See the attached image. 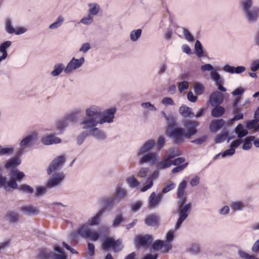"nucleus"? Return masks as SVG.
Listing matches in <instances>:
<instances>
[{
	"instance_id": "1",
	"label": "nucleus",
	"mask_w": 259,
	"mask_h": 259,
	"mask_svg": "<svg viewBox=\"0 0 259 259\" xmlns=\"http://www.w3.org/2000/svg\"><path fill=\"white\" fill-rule=\"evenodd\" d=\"M164 143L165 138L162 136L158 137L156 143L152 139L146 141L137 150V156L141 157L139 161V164L149 163L154 165L157 163L159 160L158 154L156 152H151V151L155 144L157 149L160 150L164 146Z\"/></svg>"
},
{
	"instance_id": "2",
	"label": "nucleus",
	"mask_w": 259,
	"mask_h": 259,
	"mask_svg": "<svg viewBox=\"0 0 259 259\" xmlns=\"http://www.w3.org/2000/svg\"><path fill=\"white\" fill-rule=\"evenodd\" d=\"M103 213V209H100L96 215L90 218L87 223L80 226L77 231V233L80 236L86 239H91L93 241H97L100 237V234L95 231H92L90 226L97 225Z\"/></svg>"
},
{
	"instance_id": "3",
	"label": "nucleus",
	"mask_w": 259,
	"mask_h": 259,
	"mask_svg": "<svg viewBox=\"0 0 259 259\" xmlns=\"http://www.w3.org/2000/svg\"><path fill=\"white\" fill-rule=\"evenodd\" d=\"M176 126V121L171 117V120L168 123L167 127V135L172 140L174 143L178 145L184 142L185 138H187V135L185 128Z\"/></svg>"
},
{
	"instance_id": "4",
	"label": "nucleus",
	"mask_w": 259,
	"mask_h": 259,
	"mask_svg": "<svg viewBox=\"0 0 259 259\" xmlns=\"http://www.w3.org/2000/svg\"><path fill=\"white\" fill-rule=\"evenodd\" d=\"M253 0H242L240 6L244 17L249 23H255L259 17V7L252 8Z\"/></svg>"
},
{
	"instance_id": "5",
	"label": "nucleus",
	"mask_w": 259,
	"mask_h": 259,
	"mask_svg": "<svg viewBox=\"0 0 259 259\" xmlns=\"http://www.w3.org/2000/svg\"><path fill=\"white\" fill-rule=\"evenodd\" d=\"M185 202L181 203L178 201V214L179 218L175 225V230L179 229L183 222L188 218L189 212L191 208V204L190 203L185 204Z\"/></svg>"
},
{
	"instance_id": "6",
	"label": "nucleus",
	"mask_w": 259,
	"mask_h": 259,
	"mask_svg": "<svg viewBox=\"0 0 259 259\" xmlns=\"http://www.w3.org/2000/svg\"><path fill=\"white\" fill-rule=\"evenodd\" d=\"M36 140V135L31 134L24 137L19 143L20 148L17 152V156H21L24 152V149L31 146Z\"/></svg>"
},
{
	"instance_id": "7",
	"label": "nucleus",
	"mask_w": 259,
	"mask_h": 259,
	"mask_svg": "<svg viewBox=\"0 0 259 259\" xmlns=\"http://www.w3.org/2000/svg\"><path fill=\"white\" fill-rule=\"evenodd\" d=\"M102 246L105 250L112 248L115 252L119 251L123 248L122 241L120 239L115 240L111 237L107 238L103 242Z\"/></svg>"
},
{
	"instance_id": "8",
	"label": "nucleus",
	"mask_w": 259,
	"mask_h": 259,
	"mask_svg": "<svg viewBox=\"0 0 259 259\" xmlns=\"http://www.w3.org/2000/svg\"><path fill=\"white\" fill-rule=\"evenodd\" d=\"M65 178V175L63 172H58L53 174L47 181V188L50 189L61 185Z\"/></svg>"
},
{
	"instance_id": "9",
	"label": "nucleus",
	"mask_w": 259,
	"mask_h": 259,
	"mask_svg": "<svg viewBox=\"0 0 259 259\" xmlns=\"http://www.w3.org/2000/svg\"><path fill=\"white\" fill-rule=\"evenodd\" d=\"M116 109L115 108L107 109L103 112H101L100 115V119L99 120V124H103L104 123H111L113 121L115 114Z\"/></svg>"
},
{
	"instance_id": "10",
	"label": "nucleus",
	"mask_w": 259,
	"mask_h": 259,
	"mask_svg": "<svg viewBox=\"0 0 259 259\" xmlns=\"http://www.w3.org/2000/svg\"><path fill=\"white\" fill-rule=\"evenodd\" d=\"M84 61L83 57L79 59L73 57L65 67V73L66 74L72 73L74 70L80 68L84 64Z\"/></svg>"
},
{
	"instance_id": "11",
	"label": "nucleus",
	"mask_w": 259,
	"mask_h": 259,
	"mask_svg": "<svg viewBox=\"0 0 259 259\" xmlns=\"http://www.w3.org/2000/svg\"><path fill=\"white\" fill-rule=\"evenodd\" d=\"M183 124L186 127L187 138H190L197 133V127L199 125L198 122L193 120L187 119L184 121Z\"/></svg>"
},
{
	"instance_id": "12",
	"label": "nucleus",
	"mask_w": 259,
	"mask_h": 259,
	"mask_svg": "<svg viewBox=\"0 0 259 259\" xmlns=\"http://www.w3.org/2000/svg\"><path fill=\"white\" fill-rule=\"evenodd\" d=\"M11 180L9 181V185L12 189H17L18 186L17 182H21L25 177V174L17 169L12 171L11 175Z\"/></svg>"
},
{
	"instance_id": "13",
	"label": "nucleus",
	"mask_w": 259,
	"mask_h": 259,
	"mask_svg": "<svg viewBox=\"0 0 259 259\" xmlns=\"http://www.w3.org/2000/svg\"><path fill=\"white\" fill-rule=\"evenodd\" d=\"M65 160V157L63 155L58 156L55 158L50 164L47 169V174L50 175L53 171L60 169Z\"/></svg>"
},
{
	"instance_id": "14",
	"label": "nucleus",
	"mask_w": 259,
	"mask_h": 259,
	"mask_svg": "<svg viewBox=\"0 0 259 259\" xmlns=\"http://www.w3.org/2000/svg\"><path fill=\"white\" fill-rule=\"evenodd\" d=\"M172 248V245L168 242H164V241L156 240L152 244V249L154 250L161 249L162 253H167Z\"/></svg>"
},
{
	"instance_id": "15",
	"label": "nucleus",
	"mask_w": 259,
	"mask_h": 259,
	"mask_svg": "<svg viewBox=\"0 0 259 259\" xmlns=\"http://www.w3.org/2000/svg\"><path fill=\"white\" fill-rule=\"evenodd\" d=\"M99 201L102 204L103 209L109 210L112 209L114 206L118 204L113 196L102 197L99 199Z\"/></svg>"
},
{
	"instance_id": "16",
	"label": "nucleus",
	"mask_w": 259,
	"mask_h": 259,
	"mask_svg": "<svg viewBox=\"0 0 259 259\" xmlns=\"http://www.w3.org/2000/svg\"><path fill=\"white\" fill-rule=\"evenodd\" d=\"M99 120L97 121L95 118L87 117L82 120L80 122L82 129L89 130L90 133L92 130L95 128L98 124Z\"/></svg>"
},
{
	"instance_id": "17",
	"label": "nucleus",
	"mask_w": 259,
	"mask_h": 259,
	"mask_svg": "<svg viewBox=\"0 0 259 259\" xmlns=\"http://www.w3.org/2000/svg\"><path fill=\"white\" fill-rule=\"evenodd\" d=\"M187 182L183 180L178 186L177 191V196L179 199L178 201L186 202L187 200L186 193L185 190L187 187Z\"/></svg>"
},
{
	"instance_id": "18",
	"label": "nucleus",
	"mask_w": 259,
	"mask_h": 259,
	"mask_svg": "<svg viewBox=\"0 0 259 259\" xmlns=\"http://www.w3.org/2000/svg\"><path fill=\"white\" fill-rule=\"evenodd\" d=\"M162 197L163 196L160 193L156 195L154 192H152L148 198V207L150 209H152L158 206L162 200Z\"/></svg>"
},
{
	"instance_id": "19",
	"label": "nucleus",
	"mask_w": 259,
	"mask_h": 259,
	"mask_svg": "<svg viewBox=\"0 0 259 259\" xmlns=\"http://www.w3.org/2000/svg\"><path fill=\"white\" fill-rule=\"evenodd\" d=\"M224 100V96L219 91H215L212 93L209 98V102L211 106H214L220 105Z\"/></svg>"
},
{
	"instance_id": "20",
	"label": "nucleus",
	"mask_w": 259,
	"mask_h": 259,
	"mask_svg": "<svg viewBox=\"0 0 259 259\" xmlns=\"http://www.w3.org/2000/svg\"><path fill=\"white\" fill-rule=\"evenodd\" d=\"M175 156L176 155H171V153H168L162 161L156 163L157 169H164L172 165L171 159L174 158Z\"/></svg>"
},
{
	"instance_id": "21",
	"label": "nucleus",
	"mask_w": 259,
	"mask_h": 259,
	"mask_svg": "<svg viewBox=\"0 0 259 259\" xmlns=\"http://www.w3.org/2000/svg\"><path fill=\"white\" fill-rule=\"evenodd\" d=\"M127 196V192L125 189L117 186L115 190V196L113 197L116 201V203H119L122 199H124Z\"/></svg>"
},
{
	"instance_id": "22",
	"label": "nucleus",
	"mask_w": 259,
	"mask_h": 259,
	"mask_svg": "<svg viewBox=\"0 0 259 259\" xmlns=\"http://www.w3.org/2000/svg\"><path fill=\"white\" fill-rule=\"evenodd\" d=\"M101 109L100 107L96 105H92L85 110V114L88 117H100Z\"/></svg>"
},
{
	"instance_id": "23",
	"label": "nucleus",
	"mask_w": 259,
	"mask_h": 259,
	"mask_svg": "<svg viewBox=\"0 0 259 259\" xmlns=\"http://www.w3.org/2000/svg\"><path fill=\"white\" fill-rule=\"evenodd\" d=\"M211 79L215 82V85L218 86V89L222 92H226L227 89L222 84L223 82V79L221 77L218 72H210Z\"/></svg>"
},
{
	"instance_id": "24",
	"label": "nucleus",
	"mask_w": 259,
	"mask_h": 259,
	"mask_svg": "<svg viewBox=\"0 0 259 259\" xmlns=\"http://www.w3.org/2000/svg\"><path fill=\"white\" fill-rule=\"evenodd\" d=\"M158 175L159 172L157 171H154L151 175H149L147 180L145 181L144 186L141 189V191L145 192L152 187L153 185V181L157 179Z\"/></svg>"
},
{
	"instance_id": "25",
	"label": "nucleus",
	"mask_w": 259,
	"mask_h": 259,
	"mask_svg": "<svg viewBox=\"0 0 259 259\" xmlns=\"http://www.w3.org/2000/svg\"><path fill=\"white\" fill-rule=\"evenodd\" d=\"M152 240V236L146 234L138 237L136 239V243L144 247H148L151 244Z\"/></svg>"
},
{
	"instance_id": "26",
	"label": "nucleus",
	"mask_w": 259,
	"mask_h": 259,
	"mask_svg": "<svg viewBox=\"0 0 259 259\" xmlns=\"http://www.w3.org/2000/svg\"><path fill=\"white\" fill-rule=\"evenodd\" d=\"M245 69V67L242 66L235 67L228 64L225 65L223 68V71L231 74H240L244 72Z\"/></svg>"
},
{
	"instance_id": "27",
	"label": "nucleus",
	"mask_w": 259,
	"mask_h": 259,
	"mask_svg": "<svg viewBox=\"0 0 259 259\" xmlns=\"http://www.w3.org/2000/svg\"><path fill=\"white\" fill-rule=\"evenodd\" d=\"M41 143L46 145H49L53 144H58L61 142V140L55 137V134H50L47 136L43 137L41 140Z\"/></svg>"
},
{
	"instance_id": "28",
	"label": "nucleus",
	"mask_w": 259,
	"mask_h": 259,
	"mask_svg": "<svg viewBox=\"0 0 259 259\" xmlns=\"http://www.w3.org/2000/svg\"><path fill=\"white\" fill-rule=\"evenodd\" d=\"M20 210L28 215H35L38 212V209L32 205H23L20 208Z\"/></svg>"
},
{
	"instance_id": "29",
	"label": "nucleus",
	"mask_w": 259,
	"mask_h": 259,
	"mask_svg": "<svg viewBox=\"0 0 259 259\" xmlns=\"http://www.w3.org/2000/svg\"><path fill=\"white\" fill-rule=\"evenodd\" d=\"M19 218V214L14 210H10L7 212L6 219L11 223H16Z\"/></svg>"
},
{
	"instance_id": "30",
	"label": "nucleus",
	"mask_w": 259,
	"mask_h": 259,
	"mask_svg": "<svg viewBox=\"0 0 259 259\" xmlns=\"http://www.w3.org/2000/svg\"><path fill=\"white\" fill-rule=\"evenodd\" d=\"M180 113L185 118H192L194 116V114L192 109L186 105L182 106L179 109Z\"/></svg>"
},
{
	"instance_id": "31",
	"label": "nucleus",
	"mask_w": 259,
	"mask_h": 259,
	"mask_svg": "<svg viewBox=\"0 0 259 259\" xmlns=\"http://www.w3.org/2000/svg\"><path fill=\"white\" fill-rule=\"evenodd\" d=\"M186 251L193 255H199L201 251L200 245L198 243H192L187 248Z\"/></svg>"
},
{
	"instance_id": "32",
	"label": "nucleus",
	"mask_w": 259,
	"mask_h": 259,
	"mask_svg": "<svg viewBox=\"0 0 259 259\" xmlns=\"http://www.w3.org/2000/svg\"><path fill=\"white\" fill-rule=\"evenodd\" d=\"M225 122L222 119L212 120L210 124V128L211 131H217L222 128Z\"/></svg>"
},
{
	"instance_id": "33",
	"label": "nucleus",
	"mask_w": 259,
	"mask_h": 259,
	"mask_svg": "<svg viewBox=\"0 0 259 259\" xmlns=\"http://www.w3.org/2000/svg\"><path fill=\"white\" fill-rule=\"evenodd\" d=\"M234 132L237 134V137L240 139L247 136L248 134V131L244 129L243 125L241 123L238 124L235 128Z\"/></svg>"
},
{
	"instance_id": "34",
	"label": "nucleus",
	"mask_w": 259,
	"mask_h": 259,
	"mask_svg": "<svg viewBox=\"0 0 259 259\" xmlns=\"http://www.w3.org/2000/svg\"><path fill=\"white\" fill-rule=\"evenodd\" d=\"M11 41L8 40L4 42L0 45V52L2 53V55L1 56V57L5 59L7 58L8 56L7 50L11 46Z\"/></svg>"
},
{
	"instance_id": "35",
	"label": "nucleus",
	"mask_w": 259,
	"mask_h": 259,
	"mask_svg": "<svg viewBox=\"0 0 259 259\" xmlns=\"http://www.w3.org/2000/svg\"><path fill=\"white\" fill-rule=\"evenodd\" d=\"M11 41L8 40L4 42L0 45V52L2 53V55L1 56V57L5 59L7 58L8 56L7 50L11 46Z\"/></svg>"
},
{
	"instance_id": "36",
	"label": "nucleus",
	"mask_w": 259,
	"mask_h": 259,
	"mask_svg": "<svg viewBox=\"0 0 259 259\" xmlns=\"http://www.w3.org/2000/svg\"><path fill=\"white\" fill-rule=\"evenodd\" d=\"M225 108L221 106L217 105L211 110V115L214 117L222 116L225 113Z\"/></svg>"
},
{
	"instance_id": "37",
	"label": "nucleus",
	"mask_w": 259,
	"mask_h": 259,
	"mask_svg": "<svg viewBox=\"0 0 259 259\" xmlns=\"http://www.w3.org/2000/svg\"><path fill=\"white\" fill-rule=\"evenodd\" d=\"M65 67L62 63L56 64L54 66V70L51 72L53 76H59L64 70L65 72Z\"/></svg>"
},
{
	"instance_id": "38",
	"label": "nucleus",
	"mask_w": 259,
	"mask_h": 259,
	"mask_svg": "<svg viewBox=\"0 0 259 259\" xmlns=\"http://www.w3.org/2000/svg\"><path fill=\"white\" fill-rule=\"evenodd\" d=\"M89 134L98 139L103 140L106 138L105 133L96 127L89 133Z\"/></svg>"
},
{
	"instance_id": "39",
	"label": "nucleus",
	"mask_w": 259,
	"mask_h": 259,
	"mask_svg": "<svg viewBox=\"0 0 259 259\" xmlns=\"http://www.w3.org/2000/svg\"><path fill=\"white\" fill-rule=\"evenodd\" d=\"M20 164V159L17 157H14L9 159L6 162L5 167L7 168L14 167Z\"/></svg>"
},
{
	"instance_id": "40",
	"label": "nucleus",
	"mask_w": 259,
	"mask_h": 259,
	"mask_svg": "<svg viewBox=\"0 0 259 259\" xmlns=\"http://www.w3.org/2000/svg\"><path fill=\"white\" fill-rule=\"evenodd\" d=\"M159 222V218L155 214H151L146 219L145 222L146 225L149 226H153L156 225Z\"/></svg>"
},
{
	"instance_id": "41",
	"label": "nucleus",
	"mask_w": 259,
	"mask_h": 259,
	"mask_svg": "<svg viewBox=\"0 0 259 259\" xmlns=\"http://www.w3.org/2000/svg\"><path fill=\"white\" fill-rule=\"evenodd\" d=\"M89 6L90 8L89 10V15L93 16L98 14L100 10V6L98 4L96 3H90L89 4Z\"/></svg>"
},
{
	"instance_id": "42",
	"label": "nucleus",
	"mask_w": 259,
	"mask_h": 259,
	"mask_svg": "<svg viewBox=\"0 0 259 259\" xmlns=\"http://www.w3.org/2000/svg\"><path fill=\"white\" fill-rule=\"evenodd\" d=\"M254 138L255 137L253 136L246 137L244 140V142L242 146V149L244 150H248L250 149L252 147L251 142H253Z\"/></svg>"
},
{
	"instance_id": "43",
	"label": "nucleus",
	"mask_w": 259,
	"mask_h": 259,
	"mask_svg": "<svg viewBox=\"0 0 259 259\" xmlns=\"http://www.w3.org/2000/svg\"><path fill=\"white\" fill-rule=\"evenodd\" d=\"M64 21V18L61 15L59 16L56 20L50 25L49 28L51 29H55L60 27Z\"/></svg>"
},
{
	"instance_id": "44",
	"label": "nucleus",
	"mask_w": 259,
	"mask_h": 259,
	"mask_svg": "<svg viewBox=\"0 0 259 259\" xmlns=\"http://www.w3.org/2000/svg\"><path fill=\"white\" fill-rule=\"evenodd\" d=\"M142 30L141 29H138L132 30L130 33V39L132 41H137L141 37Z\"/></svg>"
},
{
	"instance_id": "45",
	"label": "nucleus",
	"mask_w": 259,
	"mask_h": 259,
	"mask_svg": "<svg viewBox=\"0 0 259 259\" xmlns=\"http://www.w3.org/2000/svg\"><path fill=\"white\" fill-rule=\"evenodd\" d=\"M124 218L121 213L119 212L116 214L115 218L112 222L113 227L116 228L118 227L120 224L123 222Z\"/></svg>"
},
{
	"instance_id": "46",
	"label": "nucleus",
	"mask_w": 259,
	"mask_h": 259,
	"mask_svg": "<svg viewBox=\"0 0 259 259\" xmlns=\"http://www.w3.org/2000/svg\"><path fill=\"white\" fill-rule=\"evenodd\" d=\"M195 50L196 55L198 57L200 58L203 56V50L202 46L200 41H199L198 40H197L196 41L195 44Z\"/></svg>"
},
{
	"instance_id": "47",
	"label": "nucleus",
	"mask_w": 259,
	"mask_h": 259,
	"mask_svg": "<svg viewBox=\"0 0 259 259\" xmlns=\"http://www.w3.org/2000/svg\"><path fill=\"white\" fill-rule=\"evenodd\" d=\"M53 252L51 250L43 249L39 253V257L40 259H52Z\"/></svg>"
},
{
	"instance_id": "48",
	"label": "nucleus",
	"mask_w": 259,
	"mask_h": 259,
	"mask_svg": "<svg viewBox=\"0 0 259 259\" xmlns=\"http://www.w3.org/2000/svg\"><path fill=\"white\" fill-rule=\"evenodd\" d=\"M5 28L6 31L10 34L15 32V29L12 25V21L10 18H7L5 22Z\"/></svg>"
},
{
	"instance_id": "49",
	"label": "nucleus",
	"mask_w": 259,
	"mask_h": 259,
	"mask_svg": "<svg viewBox=\"0 0 259 259\" xmlns=\"http://www.w3.org/2000/svg\"><path fill=\"white\" fill-rule=\"evenodd\" d=\"M0 188H3L7 191H9L11 187L9 185V182L7 181V178L0 175Z\"/></svg>"
},
{
	"instance_id": "50",
	"label": "nucleus",
	"mask_w": 259,
	"mask_h": 259,
	"mask_svg": "<svg viewBox=\"0 0 259 259\" xmlns=\"http://www.w3.org/2000/svg\"><path fill=\"white\" fill-rule=\"evenodd\" d=\"M230 207L233 211H235L242 210L244 207V205L240 201H236L232 202L230 205Z\"/></svg>"
},
{
	"instance_id": "51",
	"label": "nucleus",
	"mask_w": 259,
	"mask_h": 259,
	"mask_svg": "<svg viewBox=\"0 0 259 259\" xmlns=\"http://www.w3.org/2000/svg\"><path fill=\"white\" fill-rule=\"evenodd\" d=\"M18 189L20 191L26 193L32 194L34 193V189L30 186L26 184L21 185Z\"/></svg>"
},
{
	"instance_id": "52",
	"label": "nucleus",
	"mask_w": 259,
	"mask_h": 259,
	"mask_svg": "<svg viewBox=\"0 0 259 259\" xmlns=\"http://www.w3.org/2000/svg\"><path fill=\"white\" fill-rule=\"evenodd\" d=\"M149 169L148 168L142 167L138 172V177L141 178H145L146 181H147L148 177L149 176Z\"/></svg>"
},
{
	"instance_id": "53",
	"label": "nucleus",
	"mask_w": 259,
	"mask_h": 259,
	"mask_svg": "<svg viewBox=\"0 0 259 259\" xmlns=\"http://www.w3.org/2000/svg\"><path fill=\"white\" fill-rule=\"evenodd\" d=\"M68 124L64 118L58 121L56 124V127L60 133H62L64 129L67 127Z\"/></svg>"
},
{
	"instance_id": "54",
	"label": "nucleus",
	"mask_w": 259,
	"mask_h": 259,
	"mask_svg": "<svg viewBox=\"0 0 259 259\" xmlns=\"http://www.w3.org/2000/svg\"><path fill=\"white\" fill-rule=\"evenodd\" d=\"M14 151V147L11 146L10 147H4L0 148V155H7L12 154Z\"/></svg>"
},
{
	"instance_id": "55",
	"label": "nucleus",
	"mask_w": 259,
	"mask_h": 259,
	"mask_svg": "<svg viewBox=\"0 0 259 259\" xmlns=\"http://www.w3.org/2000/svg\"><path fill=\"white\" fill-rule=\"evenodd\" d=\"M127 182L129 186L132 188H137L140 185L139 181L134 177L128 178L127 180Z\"/></svg>"
},
{
	"instance_id": "56",
	"label": "nucleus",
	"mask_w": 259,
	"mask_h": 259,
	"mask_svg": "<svg viewBox=\"0 0 259 259\" xmlns=\"http://www.w3.org/2000/svg\"><path fill=\"white\" fill-rule=\"evenodd\" d=\"M89 135L88 132H81L77 137L76 141L78 145H81L85 140V139Z\"/></svg>"
},
{
	"instance_id": "57",
	"label": "nucleus",
	"mask_w": 259,
	"mask_h": 259,
	"mask_svg": "<svg viewBox=\"0 0 259 259\" xmlns=\"http://www.w3.org/2000/svg\"><path fill=\"white\" fill-rule=\"evenodd\" d=\"M228 132H223L221 133L220 135L216 136L214 140V142L216 143H221L226 139V138L228 137Z\"/></svg>"
},
{
	"instance_id": "58",
	"label": "nucleus",
	"mask_w": 259,
	"mask_h": 259,
	"mask_svg": "<svg viewBox=\"0 0 259 259\" xmlns=\"http://www.w3.org/2000/svg\"><path fill=\"white\" fill-rule=\"evenodd\" d=\"M259 119L257 118H254L253 120L247 121L246 123L247 128L248 130H252L253 128H255V127Z\"/></svg>"
},
{
	"instance_id": "59",
	"label": "nucleus",
	"mask_w": 259,
	"mask_h": 259,
	"mask_svg": "<svg viewBox=\"0 0 259 259\" xmlns=\"http://www.w3.org/2000/svg\"><path fill=\"white\" fill-rule=\"evenodd\" d=\"M93 21V16H91L88 14L87 16L83 17L80 20V23L84 25H89Z\"/></svg>"
},
{
	"instance_id": "60",
	"label": "nucleus",
	"mask_w": 259,
	"mask_h": 259,
	"mask_svg": "<svg viewBox=\"0 0 259 259\" xmlns=\"http://www.w3.org/2000/svg\"><path fill=\"white\" fill-rule=\"evenodd\" d=\"M201 70L203 72L206 71H211L210 72H218L217 70L213 68V66L210 64H206L201 66Z\"/></svg>"
},
{
	"instance_id": "61",
	"label": "nucleus",
	"mask_w": 259,
	"mask_h": 259,
	"mask_svg": "<svg viewBox=\"0 0 259 259\" xmlns=\"http://www.w3.org/2000/svg\"><path fill=\"white\" fill-rule=\"evenodd\" d=\"M175 186V184L173 182H169L163 188L162 192L163 193H166L169 191L172 190Z\"/></svg>"
},
{
	"instance_id": "62",
	"label": "nucleus",
	"mask_w": 259,
	"mask_h": 259,
	"mask_svg": "<svg viewBox=\"0 0 259 259\" xmlns=\"http://www.w3.org/2000/svg\"><path fill=\"white\" fill-rule=\"evenodd\" d=\"M64 118L68 124L70 122H74L76 119V114L72 113L65 116Z\"/></svg>"
},
{
	"instance_id": "63",
	"label": "nucleus",
	"mask_w": 259,
	"mask_h": 259,
	"mask_svg": "<svg viewBox=\"0 0 259 259\" xmlns=\"http://www.w3.org/2000/svg\"><path fill=\"white\" fill-rule=\"evenodd\" d=\"M183 33L185 36V38L188 41L190 42H193L194 40V37L193 35L190 33V32L186 28H183Z\"/></svg>"
},
{
	"instance_id": "64",
	"label": "nucleus",
	"mask_w": 259,
	"mask_h": 259,
	"mask_svg": "<svg viewBox=\"0 0 259 259\" xmlns=\"http://www.w3.org/2000/svg\"><path fill=\"white\" fill-rule=\"evenodd\" d=\"M238 255L239 257L242 259H253L254 256L252 255H249L246 252L242 251V250H239L238 251Z\"/></svg>"
}]
</instances>
